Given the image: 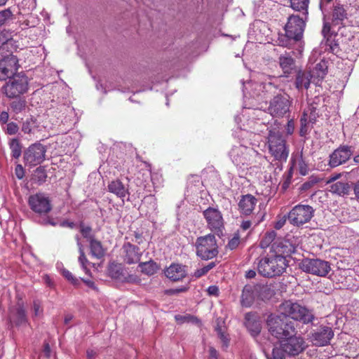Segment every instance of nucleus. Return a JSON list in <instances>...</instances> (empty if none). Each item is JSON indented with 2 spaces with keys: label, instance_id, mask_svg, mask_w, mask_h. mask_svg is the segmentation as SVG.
<instances>
[{
  "label": "nucleus",
  "instance_id": "nucleus-11",
  "mask_svg": "<svg viewBox=\"0 0 359 359\" xmlns=\"http://www.w3.org/2000/svg\"><path fill=\"white\" fill-rule=\"evenodd\" d=\"M47 148L43 144L36 142L29 145L23 153L25 165L34 167L43 163L46 159Z\"/></svg>",
  "mask_w": 359,
  "mask_h": 359
},
{
  "label": "nucleus",
  "instance_id": "nucleus-53",
  "mask_svg": "<svg viewBox=\"0 0 359 359\" xmlns=\"http://www.w3.org/2000/svg\"><path fill=\"white\" fill-rule=\"evenodd\" d=\"M325 46L328 47V50H330L332 53L337 54L339 51V45L337 43L334 39L332 38H327L325 41Z\"/></svg>",
  "mask_w": 359,
  "mask_h": 359
},
{
  "label": "nucleus",
  "instance_id": "nucleus-58",
  "mask_svg": "<svg viewBox=\"0 0 359 359\" xmlns=\"http://www.w3.org/2000/svg\"><path fill=\"white\" fill-rule=\"evenodd\" d=\"M308 114L307 118L309 122L313 124L316 122L318 114L316 111L314 107H310L308 111H306Z\"/></svg>",
  "mask_w": 359,
  "mask_h": 359
},
{
  "label": "nucleus",
  "instance_id": "nucleus-22",
  "mask_svg": "<svg viewBox=\"0 0 359 359\" xmlns=\"http://www.w3.org/2000/svg\"><path fill=\"white\" fill-rule=\"evenodd\" d=\"M164 273L172 281H180L187 276V266L181 264L173 263L166 268Z\"/></svg>",
  "mask_w": 359,
  "mask_h": 359
},
{
  "label": "nucleus",
  "instance_id": "nucleus-34",
  "mask_svg": "<svg viewBox=\"0 0 359 359\" xmlns=\"http://www.w3.org/2000/svg\"><path fill=\"white\" fill-rule=\"evenodd\" d=\"M279 64L286 75L290 74L294 67V60L290 53L281 55L279 57Z\"/></svg>",
  "mask_w": 359,
  "mask_h": 359
},
{
  "label": "nucleus",
  "instance_id": "nucleus-17",
  "mask_svg": "<svg viewBox=\"0 0 359 359\" xmlns=\"http://www.w3.org/2000/svg\"><path fill=\"white\" fill-rule=\"evenodd\" d=\"M19 67L18 59L15 55H9L0 60V80H6L15 74Z\"/></svg>",
  "mask_w": 359,
  "mask_h": 359
},
{
  "label": "nucleus",
  "instance_id": "nucleus-32",
  "mask_svg": "<svg viewBox=\"0 0 359 359\" xmlns=\"http://www.w3.org/2000/svg\"><path fill=\"white\" fill-rule=\"evenodd\" d=\"M90 254L93 257L97 259L103 258L106 254V250L101 241L95 239L89 243Z\"/></svg>",
  "mask_w": 359,
  "mask_h": 359
},
{
  "label": "nucleus",
  "instance_id": "nucleus-28",
  "mask_svg": "<svg viewBox=\"0 0 359 359\" xmlns=\"http://www.w3.org/2000/svg\"><path fill=\"white\" fill-rule=\"evenodd\" d=\"M215 330L217 332L219 339L223 343L222 346L226 348L229 346V339L228 338V336L226 335V318L222 316L217 318L216 321Z\"/></svg>",
  "mask_w": 359,
  "mask_h": 359
},
{
  "label": "nucleus",
  "instance_id": "nucleus-60",
  "mask_svg": "<svg viewBox=\"0 0 359 359\" xmlns=\"http://www.w3.org/2000/svg\"><path fill=\"white\" fill-rule=\"evenodd\" d=\"M240 243V238L238 236H233L228 243L227 247L230 250L236 249Z\"/></svg>",
  "mask_w": 359,
  "mask_h": 359
},
{
  "label": "nucleus",
  "instance_id": "nucleus-10",
  "mask_svg": "<svg viewBox=\"0 0 359 359\" xmlns=\"http://www.w3.org/2000/svg\"><path fill=\"white\" fill-rule=\"evenodd\" d=\"M28 89L27 78L24 74H16L9 78L8 82L3 87L4 93L8 97H19Z\"/></svg>",
  "mask_w": 359,
  "mask_h": 359
},
{
  "label": "nucleus",
  "instance_id": "nucleus-5",
  "mask_svg": "<svg viewBox=\"0 0 359 359\" xmlns=\"http://www.w3.org/2000/svg\"><path fill=\"white\" fill-rule=\"evenodd\" d=\"M196 254L203 260H208L218 255V245L214 234L209 233L196 238Z\"/></svg>",
  "mask_w": 359,
  "mask_h": 359
},
{
  "label": "nucleus",
  "instance_id": "nucleus-24",
  "mask_svg": "<svg viewBox=\"0 0 359 359\" xmlns=\"http://www.w3.org/2000/svg\"><path fill=\"white\" fill-rule=\"evenodd\" d=\"M313 83L312 75L309 72L299 70L295 77L294 86L298 90H307Z\"/></svg>",
  "mask_w": 359,
  "mask_h": 359
},
{
  "label": "nucleus",
  "instance_id": "nucleus-37",
  "mask_svg": "<svg viewBox=\"0 0 359 359\" xmlns=\"http://www.w3.org/2000/svg\"><path fill=\"white\" fill-rule=\"evenodd\" d=\"M76 244H77V246L79 248V252L78 261H79L81 268L85 271V273L88 275H90V271L88 268V266L91 265L93 264L91 262H90L88 261V259H87V257L85 255V252H84L83 246L81 244V243L79 242V243H76Z\"/></svg>",
  "mask_w": 359,
  "mask_h": 359
},
{
  "label": "nucleus",
  "instance_id": "nucleus-38",
  "mask_svg": "<svg viewBox=\"0 0 359 359\" xmlns=\"http://www.w3.org/2000/svg\"><path fill=\"white\" fill-rule=\"evenodd\" d=\"M310 0H290L292 9L303 11L304 15L308 14V6Z\"/></svg>",
  "mask_w": 359,
  "mask_h": 359
},
{
  "label": "nucleus",
  "instance_id": "nucleus-14",
  "mask_svg": "<svg viewBox=\"0 0 359 359\" xmlns=\"http://www.w3.org/2000/svg\"><path fill=\"white\" fill-rule=\"evenodd\" d=\"M255 151L250 147L243 145L233 146L230 150L229 155L232 162L236 165L241 167L248 165L251 157Z\"/></svg>",
  "mask_w": 359,
  "mask_h": 359
},
{
  "label": "nucleus",
  "instance_id": "nucleus-61",
  "mask_svg": "<svg viewBox=\"0 0 359 359\" xmlns=\"http://www.w3.org/2000/svg\"><path fill=\"white\" fill-rule=\"evenodd\" d=\"M322 34L323 35L324 38L327 40V38H332V36L330 34V25L328 22H325L323 29H322Z\"/></svg>",
  "mask_w": 359,
  "mask_h": 359
},
{
  "label": "nucleus",
  "instance_id": "nucleus-54",
  "mask_svg": "<svg viewBox=\"0 0 359 359\" xmlns=\"http://www.w3.org/2000/svg\"><path fill=\"white\" fill-rule=\"evenodd\" d=\"M62 274L67 280H68L73 285H76L79 283V280L75 278L72 275V273L67 269H64L62 271Z\"/></svg>",
  "mask_w": 359,
  "mask_h": 359
},
{
  "label": "nucleus",
  "instance_id": "nucleus-59",
  "mask_svg": "<svg viewBox=\"0 0 359 359\" xmlns=\"http://www.w3.org/2000/svg\"><path fill=\"white\" fill-rule=\"evenodd\" d=\"M188 283H189V281L188 282ZM189 288V284H187L185 286H181V287H177V288H172V289L168 290L166 291V293L168 294H178L180 292H185L188 290Z\"/></svg>",
  "mask_w": 359,
  "mask_h": 359
},
{
  "label": "nucleus",
  "instance_id": "nucleus-13",
  "mask_svg": "<svg viewBox=\"0 0 359 359\" xmlns=\"http://www.w3.org/2000/svg\"><path fill=\"white\" fill-rule=\"evenodd\" d=\"M306 20V15H304V19L300 18L299 15H290L285 26V37L287 38L288 40L299 41L303 35Z\"/></svg>",
  "mask_w": 359,
  "mask_h": 359
},
{
  "label": "nucleus",
  "instance_id": "nucleus-19",
  "mask_svg": "<svg viewBox=\"0 0 359 359\" xmlns=\"http://www.w3.org/2000/svg\"><path fill=\"white\" fill-rule=\"evenodd\" d=\"M277 311L278 314H306L309 311L303 303L292 300H286L280 304Z\"/></svg>",
  "mask_w": 359,
  "mask_h": 359
},
{
  "label": "nucleus",
  "instance_id": "nucleus-15",
  "mask_svg": "<svg viewBox=\"0 0 359 359\" xmlns=\"http://www.w3.org/2000/svg\"><path fill=\"white\" fill-rule=\"evenodd\" d=\"M281 343L283 351L289 355H297L302 353L306 347L304 339L301 336H296L295 333L285 337Z\"/></svg>",
  "mask_w": 359,
  "mask_h": 359
},
{
  "label": "nucleus",
  "instance_id": "nucleus-29",
  "mask_svg": "<svg viewBox=\"0 0 359 359\" xmlns=\"http://www.w3.org/2000/svg\"><path fill=\"white\" fill-rule=\"evenodd\" d=\"M252 285L257 299H268L274 294V291L266 284L257 283Z\"/></svg>",
  "mask_w": 359,
  "mask_h": 359
},
{
  "label": "nucleus",
  "instance_id": "nucleus-16",
  "mask_svg": "<svg viewBox=\"0 0 359 359\" xmlns=\"http://www.w3.org/2000/svg\"><path fill=\"white\" fill-rule=\"evenodd\" d=\"M354 147L347 144L340 145L330 155L329 165L331 168L337 167L346 163L352 156Z\"/></svg>",
  "mask_w": 359,
  "mask_h": 359
},
{
  "label": "nucleus",
  "instance_id": "nucleus-40",
  "mask_svg": "<svg viewBox=\"0 0 359 359\" xmlns=\"http://www.w3.org/2000/svg\"><path fill=\"white\" fill-rule=\"evenodd\" d=\"M37 127L36 120L34 117L31 116L27 118L25 121H23L21 127V130L25 134H32L33 133V130Z\"/></svg>",
  "mask_w": 359,
  "mask_h": 359
},
{
  "label": "nucleus",
  "instance_id": "nucleus-21",
  "mask_svg": "<svg viewBox=\"0 0 359 359\" xmlns=\"http://www.w3.org/2000/svg\"><path fill=\"white\" fill-rule=\"evenodd\" d=\"M257 199L252 194L242 195L238 203V210L241 215H251L257 203Z\"/></svg>",
  "mask_w": 359,
  "mask_h": 359
},
{
  "label": "nucleus",
  "instance_id": "nucleus-55",
  "mask_svg": "<svg viewBox=\"0 0 359 359\" xmlns=\"http://www.w3.org/2000/svg\"><path fill=\"white\" fill-rule=\"evenodd\" d=\"M36 0H23L21 3V7L22 9L27 8V11H32L36 8Z\"/></svg>",
  "mask_w": 359,
  "mask_h": 359
},
{
  "label": "nucleus",
  "instance_id": "nucleus-25",
  "mask_svg": "<svg viewBox=\"0 0 359 359\" xmlns=\"http://www.w3.org/2000/svg\"><path fill=\"white\" fill-rule=\"evenodd\" d=\"M244 324L252 337H256L260 333L262 321L259 316H246Z\"/></svg>",
  "mask_w": 359,
  "mask_h": 359
},
{
  "label": "nucleus",
  "instance_id": "nucleus-39",
  "mask_svg": "<svg viewBox=\"0 0 359 359\" xmlns=\"http://www.w3.org/2000/svg\"><path fill=\"white\" fill-rule=\"evenodd\" d=\"M264 214L262 212L257 213L255 217H252V220L243 221L241 224V228L243 231L249 229L252 224L255 226L258 225L261 222L264 220Z\"/></svg>",
  "mask_w": 359,
  "mask_h": 359
},
{
  "label": "nucleus",
  "instance_id": "nucleus-57",
  "mask_svg": "<svg viewBox=\"0 0 359 359\" xmlns=\"http://www.w3.org/2000/svg\"><path fill=\"white\" fill-rule=\"evenodd\" d=\"M348 312L350 314H359V301L354 299L348 304Z\"/></svg>",
  "mask_w": 359,
  "mask_h": 359
},
{
  "label": "nucleus",
  "instance_id": "nucleus-63",
  "mask_svg": "<svg viewBox=\"0 0 359 359\" xmlns=\"http://www.w3.org/2000/svg\"><path fill=\"white\" fill-rule=\"evenodd\" d=\"M285 130L287 135H292L294 131V122L292 119L289 120L285 126Z\"/></svg>",
  "mask_w": 359,
  "mask_h": 359
},
{
  "label": "nucleus",
  "instance_id": "nucleus-2",
  "mask_svg": "<svg viewBox=\"0 0 359 359\" xmlns=\"http://www.w3.org/2000/svg\"><path fill=\"white\" fill-rule=\"evenodd\" d=\"M288 264H285L283 257L273 255L270 252L260 258L257 263L259 273L266 278H273L283 274Z\"/></svg>",
  "mask_w": 359,
  "mask_h": 359
},
{
  "label": "nucleus",
  "instance_id": "nucleus-31",
  "mask_svg": "<svg viewBox=\"0 0 359 359\" xmlns=\"http://www.w3.org/2000/svg\"><path fill=\"white\" fill-rule=\"evenodd\" d=\"M312 75L313 83L318 85L326 76L327 73V67L324 61L316 64L315 67L311 72H309Z\"/></svg>",
  "mask_w": 359,
  "mask_h": 359
},
{
  "label": "nucleus",
  "instance_id": "nucleus-23",
  "mask_svg": "<svg viewBox=\"0 0 359 359\" xmlns=\"http://www.w3.org/2000/svg\"><path fill=\"white\" fill-rule=\"evenodd\" d=\"M125 252L124 261L128 264H133L140 262L142 252L139 247L130 243H125L123 246Z\"/></svg>",
  "mask_w": 359,
  "mask_h": 359
},
{
  "label": "nucleus",
  "instance_id": "nucleus-62",
  "mask_svg": "<svg viewBox=\"0 0 359 359\" xmlns=\"http://www.w3.org/2000/svg\"><path fill=\"white\" fill-rule=\"evenodd\" d=\"M15 174L19 180H21L25 176V170L22 165L18 164L15 168Z\"/></svg>",
  "mask_w": 359,
  "mask_h": 359
},
{
  "label": "nucleus",
  "instance_id": "nucleus-47",
  "mask_svg": "<svg viewBox=\"0 0 359 359\" xmlns=\"http://www.w3.org/2000/svg\"><path fill=\"white\" fill-rule=\"evenodd\" d=\"M340 287L356 290L359 287V280H338Z\"/></svg>",
  "mask_w": 359,
  "mask_h": 359
},
{
  "label": "nucleus",
  "instance_id": "nucleus-51",
  "mask_svg": "<svg viewBox=\"0 0 359 359\" xmlns=\"http://www.w3.org/2000/svg\"><path fill=\"white\" fill-rule=\"evenodd\" d=\"M13 14L9 8L0 11V25L5 24L7 20L12 18Z\"/></svg>",
  "mask_w": 359,
  "mask_h": 359
},
{
  "label": "nucleus",
  "instance_id": "nucleus-42",
  "mask_svg": "<svg viewBox=\"0 0 359 359\" xmlns=\"http://www.w3.org/2000/svg\"><path fill=\"white\" fill-rule=\"evenodd\" d=\"M26 106V101L22 98L16 99L10 103L11 109L16 114L24 111Z\"/></svg>",
  "mask_w": 359,
  "mask_h": 359
},
{
  "label": "nucleus",
  "instance_id": "nucleus-4",
  "mask_svg": "<svg viewBox=\"0 0 359 359\" xmlns=\"http://www.w3.org/2000/svg\"><path fill=\"white\" fill-rule=\"evenodd\" d=\"M268 144L270 153L274 158L282 162L286 161L289 149L282 133L276 128L271 129L268 135Z\"/></svg>",
  "mask_w": 359,
  "mask_h": 359
},
{
  "label": "nucleus",
  "instance_id": "nucleus-33",
  "mask_svg": "<svg viewBox=\"0 0 359 359\" xmlns=\"http://www.w3.org/2000/svg\"><path fill=\"white\" fill-rule=\"evenodd\" d=\"M8 145L11 151V156L13 158L18 159L22 153V144L20 139L17 137L11 138L8 140Z\"/></svg>",
  "mask_w": 359,
  "mask_h": 359
},
{
  "label": "nucleus",
  "instance_id": "nucleus-6",
  "mask_svg": "<svg viewBox=\"0 0 359 359\" xmlns=\"http://www.w3.org/2000/svg\"><path fill=\"white\" fill-rule=\"evenodd\" d=\"M273 98L269 102V113L273 117H283L290 111L292 100L288 94L278 89L275 94H271Z\"/></svg>",
  "mask_w": 359,
  "mask_h": 359
},
{
  "label": "nucleus",
  "instance_id": "nucleus-1",
  "mask_svg": "<svg viewBox=\"0 0 359 359\" xmlns=\"http://www.w3.org/2000/svg\"><path fill=\"white\" fill-rule=\"evenodd\" d=\"M314 316H269L266 325L269 332L279 339H283L295 333V327L300 324L312 323Z\"/></svg>",
  "mask_w": 359,
  "mask_h": 359
},
{
  "label": "nucleus",
  "instance_id": "nucleus-46",
  "mask_svg": "<svg viewBox=\"0 0 359 359\" xmlns=\"http://www.w3.org/2000/svg\"><path fill=\"white\" fill-rule=\"evenodd\" d=\"M320 179L316 176L311 175L309 177L308 180L304 182L300 187L302 191H306L311 189L314 185L318 183Z\"/></svg>",
  "mask_w": 359,
  "mask_h": 359
},
{
  "label": "nucleus",
  "instance_id": "nucleus-52",
  "mask_svg": "<svg viewBox=\"0 0 359 359\" xmlns=\"http://www.w3.org/2000/svg\"><path fill=\"white\" fill-rule=\"evenodd\" d=\"M283 348L280 349L279 348L275 347L272 350L271 357H270L268 354H266V358L268 359H285L284 353Z\"/></svg>",
  "mask_w": 359,
  "mask_h": 359
},
{
  "label": "nucleus",
  "instance_id": "nucleus-7",
  "mask_svg": "<svg viewBox=\"0 0 359 359\" xmlns=\"http://www.w3.org/2000/svg\"><path fill=\"white\" fill-rule=\"evenodd\" d=\"M314 212L311 205L298 204L289 212L287 219L292 225L300 227L311 221L314 216Z\"/></svg>",
  "mask_w": 359,
  "mask_h": 359
},
{
  "label": "nucleus",
  "instance_id": "nucleus-18",
  "mask_svg": "<svg viewBox=\"0 0 359 359\" xmlns=\"http://www.w3.org/2000/svg\"><path fill=\"white\" fill-rule=\"evenodd\" d=\"M334 332L330 327L320 326L311 336V341L316 346H325L330 343Z\"/></svg>",
  "mask_w": 359,
  "mask_h": 359
},
{
  "label": "nucleus",
  "instance_id": "nucleus-41",
  "mask_svg": "<svg viewBox=\"0 0 359 359\" xmlns=\"http://www.w3.org/2000/svg\"><path fill=\"white\" fill-rule=\"evenodd\" d=\"M79 229L82 236L86 238L88 243L96 239L95 234L93 233V229L90 226L81 223Z\"/></svg>",
  "mask_w": 359,
  "mask_h": 359
},
{
  "label": "nucleus",
  "instance_id": "nucleus-30",
  "mask_svg": "<svg viewBox=\"0 0 359 359\" xmlns=\"http://www.w3.org/2000/svg\"><path fill=\"white\" fill-rule=\"evenodd\" d=\"M340 2L341 1H339L338 3H336L332 11V23L335 25L341 23L345 19H347L348 18L347 10L344 7V5L341 4Z\"/></svg>",
  "mask_w": 359,
  "mask_h": 359
},
{
  "label": "nucleus",
  "instance_id": "nucleus-3",
  "mask_svg": "<svg viewBox=\"0 0 359 359\" xmlns=\"http://www.w3.org/2000/svg\"><path fill=\"white\" fill-rule=\"evenodd\" d=\"M28 203L31 210L39 216V223L43 225H56V222L47 216L52 210V205L49 198L44 194L31 195L29 197Z\"/></svg>",
  "mask_w": 359,
  "mask_h": 359
},
{
  "label": "nucleus",
  "instance_id": "nucleus-50",
  "mask_svg": "<svg viewBox=\"0 0 359 359\" xmlns=\"http://www.w3.org/2000/svg\"><path fill=\"white\" fill-rule=\"evenodd\" d=\"M34 176L39 183L44 182L47 177L46 172L45 169L41 166L38 167L35 170Z\"/></svg>",
  "mask_w": 359,
  "mask_h": 359
},
{
  "label": "nucleus",
  "instance_id": "nucleus-56",
  "mask_svg": "<svg viewBox=\"0 0 359 359\" xmlns=\"http://www.w3.org/2000/svg\"><path fill=\"white\" fill-rule=\"evenodd\" d=\"M19 130V127L16 123L10 122L7 123L6 133L8 135H15Z\"/></svg>",
  "mask_w": 359,
  "mask_h": 359
},
{
  "label": "nucleus",
  "instance_id": "nucleus-48",
  "mask_svg": "<svg viewBox=\"0 0 359 359\" xmlns=\"http://www.w3.org/2000/svg\"><path fill=\"white\" fill-rule=\"evenodd\" d=\"M215 265L216 264L215 262H210L208 264L203 266V268L197 269L194 272V276L196 278H198L205 275L210 270L213 269L215 266Z\"/></svg>",
  "mask_w": 359,
  "mask_h": 359
},
{
  "label": "nucleus",
  "instance_id": "nucleus-44",
  "mask_svg": "<svg viewBox=\"0 0 359 359\" xmlns=\"http://www.w3.org/2000/svg\"><path fill=\"white\" fill-rule=\"evenodd\" d=\"M276 237V233L274 231L266 232L264 237L262 238L259 246L262 248H268L271 244Z\"/></svg>",
  "mask_w": 359,
  "mask_h": 359
},
{
  "label": "nucleus",
  "instance_id": "nucleus-64",
  "mask_svg": "<svg viewBox=\"0 0 359 359\" xmlns=\"http://www.w3.org/2000/svg\"><path fill=\"white\" fill-rule=\"evenodd\" d=\"M207 291L210 295H212V296H215V297H217L219 293V288L216 285L209 286Z\"/></svg>",
  "mask_w": 359,
  "mask_h": 359
},
{
  "label": "nucleus",
  "instance_id": "nucleus-49",
  "mask_svg": "<svg viewBox=\"0 0 359 359\" xmlns=\"http://www.w3.org/2000/svg\"><path fill=\"white\" fill-rule=\"evenodd\" d=\"M296 161L299 173L302 175H307L309 172V167L307 163L303 159L302 156L301 155Z\"/></svg>",
  "mask_w": 359,
  "mask_h": 359
},
{
  "label": "nucleus",
  "instance_id": "nucleus-35",
  "mask_svg": "<svg viewBox=\"0 0 359 359\" xmlns=\"http://www.w3.org/2000/svg\"><path fill=\"white\" fill-rule=\"evenodd\" d=\"M352 187L347 182H337L330 186V191L339 196L348 195Z\"/></svg>",
  "mask_w": 359,
  "mask_h": 359
},
{
  "label": "nucleus",
  "instance_id": "nucleus-36",
  "mask_svg": "<svg viewBox=\"0 0 359 359\" xmlns=\"http://www.w3.org/2000/svg\"><path fill=\"white\" fill-rule=\"evenodd\" d=\"M138 268L141 272L147 276H152L155 274L159 269V266L156 262L153 260L149 262H140Z\"/></svg>",
  "mask_w": 359,
  "mask_h": 359
},
{
  "label": "nucleus",
  "instance_id": "nucleus-43",
  "mask_svg": "<svg viewBox=\"0 0 359 359\" xmlns=\"http://www.w3.org/2000/svg\"><path fill=\"white\" fill-rule=\"evenodd\" d=\"M308 114L306 111H304L301 119V127L299 130V135L301 137H305L310 131L309 123L307 118Z\"/></svg>",
  "mask_w": 359,
  "mask_h": 359
},
{
  "label": "nucleus",
  "instance_id": "nucleus-20",
  "mask_svg": "<svg viewBox=\"0 0 359 359\" xmlns=\"http://www.w3.org/2000/svg\"><path fill=\"white\" fill-rule=\"evenodd\" d=\"M294 251L292 245L286 241H275L270 248V252L276 257H283L285 264H287V257L290 256Z\"/></svg>",
  "mask_w": 359,
  "mask_h": 359
},
{
  "label": "nucleus",
  "instance_id": "nucleus-45",
  "mask_svg": "<svg viewBox=\"0 0 359 359\" xmlns=\"http://www.w3.org/2000/svg\"><path fill=\"white\" fill-rule=\"evenodd\" d=\"M175 320L177 323H192L198 326L201 325V321L194 316H175Z\"/></svg>",
  "mask_w": 359,
  "mask_h": 359
},
{
  "label": "nucleus",
  "instance_id": "nucleus-8",
  "mask_svg": "<svg viewBox=\"0 0 359 359\" xmlns=\"http://www.w3.org/2000/svg\"><path fill=\"white\" fill-rule=\"evenodd\" d=\"M299 268L312 275L325 277L331 271L329 262L320 259L304 258L299 263Z\"/></svg>",
  "mask_w": 359,
  "mask_h": 359
},
{
  "label": "nucleus",
  "instance_id": "nucleus-9",
  "mask_svg": "<svg viewBox=\"0 0 359 359\" xmlns=\"http://www.w3.org/2000/svg\"><path fill=\"white\" fill-rule=\"evenodd\" d=\"M248 88V94L250 97L260 99L268 97L278 90V86L270 81L264 83L250 81L248 82L246 85L243 83V91L245 92ZM244 93L246 96L245 93Z\"/></svg>",
  "mask_w": 359,
  "mask_h": 359
},
{
  "label": "nucleus",
  "instance_id": "nucleus-27",
  "mask_svg": "<svg viewBox=\"0 0 359 359\" xmlns=\"http://www.w3.org/2000/svg\"><path fill=\"white\" fill-rule=\"evenodd\" d=\"M252 284H248L243 287L241 295V304L243 306L250 307L257 299Z\"/></svg>",
  "mask_w": 359,
  "mask_h": 359
},
{
  "label": "nucleus",
  "instance_id": "nucleus-12",
  "mask_svg": "<svg viewBox=\"0 0 359 359\" xmlns=\"http://www.w3.org/2000/svg\"><path fill=\"white\" fill-rule=\"evenodd\" d=\"M203 216L208 229L219 236L222 235L224 229V221L222 214L218 208L208 207L203 211Z\"/></svg>",
  "mask_w": 359,
  "mask_h": 359
},
{
  "label": "nucleus",
  "instance_id": "nucleus-26",
  "mask_svg": "<svg viewBox=\"0 0 359 359\" xmlns=\"http://www.w3.org/2000/svg\"><path fill=\"white\" fill-rule=\"evenodd\" d=\"M107 187L109 192L120 198L123 199L126 195H129L128 187L125 186L119 180L110 182Z\"/></svg>",
  "mask_w": 359,
  "mask_h": 359
}]
</instances>
